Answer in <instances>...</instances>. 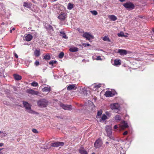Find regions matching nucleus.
Masks as SVG:
<instances>
[{"label": "nucleus", "mask_w": 154, "mask_h": 154, "mask_svg": "<svg viewBox=\"0 0 154 154\" xmlns=\"http://www.w3.org/2000/svg\"><path fill=\"white\" fill-rule=\"evenodd\" d=\"M114 65L117 66L120 65L121 64V60H115L114 61Z\"/></svg>", "instance_id": "23"}, {"label": "nucleus", "mask_w": 154, "mask_h": 154, "mask_svg": "<svg viewBox=\"0 0 154 154\" xmlns=\"http://www.w3.org/2000/svg\"><path fill=\"white\" fill-rule=\"evenodd\" d=\"M60 36L62 37V38H64L67 39L68 37L66 36L65 32L63 31H61L60 32Z\"/></svg>", "instance_id": "20"}, {"label": "nucleus", "mask_w": 154, "mask_h": 154, "mask_svg": "<svg viewBox=\"0 0 154 154\" xmlns=\"http://www.w3.org/2000/svg\"><path fill=\"white\" fill-rule=\"evenodd\" d=\"M57 0H54V1H57Z\"/></svg>", "instance_id": "59"}, {"label": "nucleus", "mask_w": 154, "mask_h": 154, "mask_svg": "<svg viewBox=\"0 0 154 154\" xmlns=\"http://www.w3.org/2000/svg\"><path fill=\"white\" fill-rule=\"evenodd\" d=\"M106 114L109 117H110L111 116V114L108 112H106Z\"/></svg>", "instance_id": "40"}, {"label": "nucleus", "mask_w": 154, "mask_h": 154, "mask_svg": "<svg viewBox=\"0 0 154 154\" xmlns=\"http://www.w3.org/2000/svg\"><path fill=\"white\" fill-rule=\"evenodd\" d=\"M84 90L85 91V90L84 89ZM85 91H86V90H85Z\"/></svg>", "instance_id": "60"}, {"label": "nucleus", "mask_w": 154, "mask_h": 154, "mask_svg": "<svg viewBox=\"0 0 154 154\" xmlns=\"http://www.w3.org/2000/svg\"><path fill=\"white\" fill-rule=\"evenodd\" d=\"M5 102V101H4V102H3L4 104H6Z\"/></svg>", "instance_id": "55"}, {"label": "nucleus", "mask_w": 154, "mask_h": 154, "mask_svg": "<svg viewBox=\"0 0 154 154\" xmlns=\"http://www.w3.org/2000/svg\"><path fill=\"white\" fill-rule=\"evenodd\" d=\"M96 60H101V59L100 56H98L97 57V58H96Z\"/></svg>", "instance_id": "42"}, {"label": "nucleus", "mask_w": 154, "mask_h": 154, "mask_svg": "<svg viewBox=\"0 0 154 154\" xmlns=\"http://www.w3.org/2000/svg\"><path fill=\"white\" fill-rule=\"evenodd\" d=\"M23 106L26 109V110L31 114H37V112L33 111L31 109V105L28 102L25 101H23Z\"/></svg>", "instance_id": "1"}, {"label": "nucleus", "mask_w": 154, "mask_h": 154, "mask_svg": "<svg viewBox=\"0 0 154 154\" xmlns=\"http://www.w3.org/2000/svg\"><path fill=\"white\" fill-rule=\"evenodd\" d=\"M4 144L2 143H0V147L2 146H3Z\"/></svg>", "instance_id": "47"}, {"label": "nucleus", "mask_w": 154, "mask_h": 154, "mask_svg": "<svg viewBox=\"0 0 154 154\" xmlns=\"http://www.w3.org/2000/svg\"><path fill=\"white\" fill-rule=\"evenodd\" d=\"M41 148L42 149H47L48 148V147L46 146H42L41 147Z\"/></svg>", "instance_id": "39"}, {"label": "nucleus", "mask_w": 154, "mask_h": 154, "mask_svg": "<svg viewBox=\"0 0 154 154\" xmlns=\"http://www.w3.org/2000/svg\"><path fill=\"white\" fill-rule=\"evenodd\" d=\"M83 36L84 38H85L86 40H90L91 39L94 38V36L91 34H90L86 32L84 33Z\"/></svg>", "instance_id": "7"}, {"label": "nucleus", "mask_w": 154, "mask_h": 154, "mask_svg": "<svg viewBox=\"0 0 154 154\" xmlns=\"http://www.w3.org/2000/svg\"><path fill=\"white\" fill-rule=\"evenodd\" d=\"M14 56L16 58H17L18 57V56L15 53L14 54Z\"/></svg>", "instance_id": "46"}, {"label": "nucleus", "mask_w": 154, "mask_h": 154, "mask_svg": "<svg viewBox=\"0 0 154 154\" xmlns=\"http://www.w3.org/2000/svg\"><path fill=\"white\" fill-rule=\"evenodd\" d=\"M121 117L119 115H116L115 117V119L116 121H120L121 119Z\"/></svg>", "instance_id": "29"}, {"label": "nucleus", "mask_w": 154, "mask_h": 154, "mask_svg": "<svg viewBox=\"0 0 154 154\" xmlns=\"http://www.w3.org/2000/svg\"><path fill=\"white\" fill-rule=\"evenodd\" d=\"M117 35L119 37H125L124 32H121L120 33H118Z\"/></svg>", "instance_id": "31"}, {"label": "nucleus", "mask_w": 154, "mask_h": 154, "mask_svg": "<svg viewBox=\"0 0 154 154\" xmlns=\"http://www.w3.org/2000/svg\"><path fill=\"white\" fill-rule=\"evenodd\" d=\"M123 5L126 9L128 10L133 9L134 8V5L131 2H127L123 4Z\"/></svg>", "instance_id": "3"}, {"label": "nucleus", "mask_w": 154, "mask_h": 154, "mask_svg": "<svg viewBox=\"0 0 154 154\" xmlns=\"http://www.w3.org/2000/svg\"><path fill=\"white\" fill-rule=\"evenodd\" d=\"M91 13L94 15H96L97 14V12L95 10L91 11Z\"/></svg>", "instance_id": "34"}, {"label": "nucleus", "mask_w": 154, "mask_h": 154, "mask_svg": "<svg viewBox=\"0 0 154 154\" xmlns=\"http://www.w3.org/2000/svg\"><path fill=\"white\" fill-rule=\"evenodd\" d=\"M73 8V5L70 3H68L67 8L69 10H71Z\"/></svg>", "instance_id": "27"}, {"label": "nucleus", "mask_w": 154, "mask_h": 154, "mask_svg": "<svg viewBox=\"0 0 154 154\" xmlns=\"http://www.w3.org/2000/svg\"><path fill=\"white\" fill-rule=\"evenodd\" d=\"M43 91H51L50 87H45L42 89Z\"/></svg>", "instance_id": "21"}, {"label": "nucleus", "mask_w": 154, "mask_h": 154, "mask_svg": "<svg viewBox=\"0 0 154 154\" xmlns=\"http://www.w3.org/2000/svg\"><path fill=\"white\" fill-rule=\"evenodd\" d=\"M49 27H50L51 28H52V26L51 25H49Z\"/></svg>", "instance_id": "50"}, {"label": "nucleus", "mask_w": 154, "mask_h": 154, "mask_svg": "<svg viewBox=\"0 0 154 154\" xmlns=\"http://www.w3.org/2000/svg\"><path fill=\"white\" fill-rule=\"evenodd\" d=\"M103 143L100 139L96 140L94 144V147L96 148H98L102 145Z\"/></svg>", "instance_id": "5"}, {"label": "nucleus", "mask_w": 154, "mask_h": 154, "mask_svg": "<svg viewBox=\"0 0 154 154\" xmlns=\"http://www.w3.org/2000/svg\"><path fill=\"white\" fill-rule=\"evenodd\" d=\"M120 2H124L125 0H119Z\"/></svg>", "instance_id": "49"}, {"label": "nucleus", "mask_w": 154, "mask_h": 154, "mask_svg": "<svg viewBox=\"0 0 154 154\" xmlns=\"http://www.w3.org/2000/svg\"><path fill=\"white\" fill-rule=\"evenodd\" d=\"M118 127L117 125H115L114 126V128L115 129H116L118 128Z\"/></svg>", "instance_id": "45"}, {"label": "nucleus", "mask_w": 154, "mask_h": 154, "mask_svg": "<svg viewBox=\"0 0 154 154\" xmlns=\"http://www.w3.org/2000/svg\"><path fill=\"white\" fill-rule=\"evenodd\" d=\"M107 119V116L105 114L102 115L101 119H100V121L101 122L102 121H104Z\"/></svg>", "instance_id": "26"}, {"label": "nucleus", "mask_w": 154, "mask_h": 154, "mask_svg": "<svg viewBox=\"0 0 154 154\" xmlns=\"http://www.w3.org/2000/svg\"><path fill=\"white\" fill-rule=\"evenodd\" d=\"M31 85L34 87H36L38 86V83L35 82H33L31 83Z\"/></svg>", "instance_id": "35"}, {"label": "nucleus", "mask_w": 154, "mask_h": 154, "mask_svg": "<svg viewBox=\"0 0 154 154\" xmlns=\"http://www.w3.org/2000/svg\"><path fill=\"white\" fill-rule=\"evenodd\" d=\"M102 112L101 110L98 111L97 113V118H99V116H101V115L102 114Z\"/></svg>", "instance_id": "32"}, {"label": "nucleus", "mask_w": 154, "mask_h": 154, "mask_svg": "<svg viewBox=\"0 0 154 154\" xmlns=\"http://www.w3.org/2000/svg\"><path fill=\"white\" fill-rule=\"evenodd\" d=\"M2 133V132L0 131V134Z\"/></svg>", "instance_id": "57"}, {"label": "nucleus", "mask_w": 154, "mask_h": 154, "mask_svg": "<svg viewBox=\"0 0 154 154\" xmlns=\"http://www.w3.org/2000/svg\"><path fill=\"white\" fill-rule=\"evenodd\" d=\"M48 104L47 101L44 99H42L38 101L37 104L38 106L41 108L46 107Z\"/></svg>", "instance_id": "2"}, {"label": "nucleus", "mask_w": 154, "mask_h": 154, "mask_svg": "<svg viewBox=\"0 0 154 154\" xmlns=\"http://www.w3.org/2000/svg\"><path fill=\"white\" fill-rule=\"evenodd\" d=\"M79 151L81 154H88L87 152L84 149H80Z\"/></svg>", "instance_id": "28"}, {"label": "nucleus", "mask_w": 154, "mask_h": 154, "mask_svg": "<svg viewBox=\"0 0 154 154\" xmlns=\"http://www.w3.org/2000/svg\"><path fill=\"white\" fill-rule=\"evenodd\" d=\"M104 95L106 97H111L113 96L112 92L109 91H106L104 94Z\"/></svg>", "instance_id": "15"}, {"label": "nucleus", "mask_w": 154, "mask_h": 154, "mask_svg": "<svg viewBox=\"0 0 154 154\" xmlns=\"http://www.w3.org/2000/svg\"><path fill=\"white\" fill-rule=\"evenodd\" d=\"M46 69H43V72H44L45 70Z\"/></svg>", "instance_id": "52"}, {"label": "nucleus", "mask_w": 154, "mask_h": 154, "mask_svg": "<svg viewBox=\"0 0 154 154\" xmlns=\"http://www.w3.org/2000/svg\"><path fill=\"white\" fill-rule=\"evenodd\" d=\"M23 6L28 8H30L31 7L32 4L30 3H29L26 2H25L23 3Z\"/></svg>", "instance_id": "19"}, {"label": "nucleus", "mask_w": 154, "mask_h": 154, "mask_svg": "<svg viewBox=\"0 0 154 154\" xmlns=\"http://www.w3.org/2000/svg\"><path fill=\"white\" fill-rule=\"evenodd\" d=\"M56 63V61H51L49 62V64L50 65H53L54 64Z\"/></svg>", "instance_id": "37"}, {"label": "nucleus", "mask_w": 154, "mask_h": 154, "mask_svg": "<svg viewBox=\"0 0 154 154\" xmlns=\"http://www.w3.org/2000/svg\"><path fill=\"white\" fill-rule=\"evenodd\" d=\"M100 84H94L91 86V88L93 91H96L101 86Z\"/></svg>", "instance_id": "10"}, {"label": "nucleus", "mask_w": 154, "mask_h": 154, "mask_svg": "<svg viewBox=\"0 0 154 154\" xmlns=\"http://www.w3.org/2000/svg\"><path fill=\"white\" fill-rule=\"evenodd\" d=\"M44 58L46 60H49L50 58V57L49 55L47 54L44 56Z\"/></svg>", "instance_id": "33"}, {"label": "nucleus", "mask_w": 154, "mask_h": 154, "mask_svg": "<svg viewBox=\"0 0 154 154\" xmlns=\"http://www.w3.org/2000/svg\"><path fill=\"white\" fill-rule=\"evenodd\" d=\"M128 125L127 123L125 121L122 122L119 126L120 128L122 129H124L125 128H128Z\"/></svg>", "instance_id": "13"}, {"label": "nucleus", "mask_w": 154, "mask_h": 154, "mask_svg": "<svg viewBox=\"0 0 154 154\" xmlns=\"http://www.w3.org/2000/svg\"><path fill=\"white\" fill-rule=\"evenodd\" d=\"M106 131L107 136L111 138V136L112 133L111 127L109 126H106Z\"/></svg>", "instance_id": "8"}, {"label": "nucleus", "mask_w": 154, "mask_h": 154, "mask_svg": "<svg viewBox=\"0 0 154 154\" xmlns=\"http://www.w3.org/2000/svg\"><path fill=\"white\" fill-rule=\"evenodd\" d=\"M10 31L11 33L12 32V30H10Z\"/></svg>", "instance_id": "53"}, {"label": "nucleus", "mask_w": 154, "mask_h": 154, "mask_svg": "<svg viewBox=\"0 0 154 154\" xmlns=\"http://www.w3.org/2000/svg\"><path fill=\"white\" fill-rule=\"evenodd\" d=\"M90 45V44L88 43L86 44V46H89Z\"/></svg>", "instance_id": "48"}, {"label": "nucleus", "mask_w": 154, "mask_h": 154, "mask_svg": "<svg viewBox=\"0 0 154 154\" xmlns=\"http://www.w3.org/2000/svg\"><path fill=\"white\" fill-rule=\"evenodd\" d=\"M39 63L38 61H36L35 63V64L36 66H38L39 64Z\"/></svg>", "instance_id": "41"}, {"label": "nucleus", "mask_w": 154, "mask_h": 154, "mask_svg": "<svg viewBox=\"0 0 154 154\" xmlns=\"http://www.w3.org/2000/svg\"><path fill=\"white\" fill-rule=\"evenodd\" d=\"M64 55V53L63 52H61L59 55V57L60 58L62 59Z\"/></svg>", "instance_id": "36"}, {"label": "nucleus", "mask_w": 154, "mask_h": 154, "mask_svg": "<svg viewBox=\"0 0 154 154\" xmlns=\"http://www.w3.org/2000/svg\"><path fill=\"white\" fill-rule=\"evenodd\" d=\"M29 93L32 95H38L40 94L37 91H35L32 90H29Z\"/></svg>", "instance_id": "18"}, {"label": "nucleus", "mask_w": 154, "mask_h": 154, "mask_svg": "<svg viewBox=\"0 0 154 154\" xmlns=\"http://www.w3.org/2000/svg\"><path fill=\"white\" fill-rule=\"evenodd\" d=\"M108 17L110 20L113 21H115L117 19V17L113 15H109Z\"/></svg>", "instance_id": "16"}, {"label": "nucleus", "mask_w": 154, "mask_h": 154, "mask_svg": "<svg viewBox=\"0 0 154 154\" xmlns=\"http://www.w3.org/2000/svg\"><path fill=\"white\" fill-rule=\"evenodd\" d=\"M69 51L71 52H75L78 51V48L75 47H72L69 49Z\"/></svg>", "instance_id": "22"}, {"label": "nucleus", "mask_w": 154, "mask_h": 154, "mask_svg": "<svg viewBox=\"0 0 154 154\" xmlns=\"http://www.w3.org/2000/svg\"><path fill=\"white\" fill-rule=\"evenodd\" d=\"M117 53L119 54L121 56H124L126 55L127 54V51L124 49L118 50Z\"/></svg>", "instance_id": "12"}, {"label": "nucleus", "mask_w": 154, "mask_h": 154, "mask_svg": "<svg viewBox=\"0 0 154 154\" xmlns=\"http://www.w3.org/2000/svg\"><path fill=\"white\" fill-rule=\"evenodd\" d=\"M75 85L74 84H71L68 85L67 87L68 90L70 91L73 89H75L76 88L75 86Z\"/></svg>", "instance_id": "14"}, {"label": "nucleus", "mask_w": 154, "mask_h": 154, "mask_svg": "<svg viewBox=\"0 0 154 154\" xmlns=\"http://www.w3.org/2000/svg\"><path fill=\"white\" fill-rule=\"evenodd\" d=\"M78 30L79 32L80 33H82L84 32L83 30L82 29H78Z\"/></svg>", "instance_id": "43"}, {"label": "nucleus", "mask_w": 154, "mask_h": 154, "mask_svg": "<svg viewBox=\"0 0 154 154\" xmlns=\"http://www.w3.org/2000/svg\"><path fill=\"white\" fill-rule=\"evenodd\" d=\"M106 144H108L109 142H106Z\"/></svg>", "instance_id": "51"}, {"label": "nucleus", "mask_w": 154, "mask_h": 154, "mask_svg": "<svg viewBox=\"0 0 154 154\" xmlns=\"http://www.w3.org/2000/svg\"><path fill=\"white\" fill-rule=\"evenodd\" d=\"M15 28H12V30H15Z\"/></svg>", "instance_id": "54"}, {"label": "nucleus", "mask_w": 154, "mask_h": 154, "mask_svg": "<svg viewBox=\"0 0 154 154\" xmlns=\"http://www.w3.org/2000/svg\"><path fill=\"white\" fill-rule=\"evenodd\" d=\"M103 39L104 41H106L108 42H110V40L109 38L106 36H104L103 38Z\"/></svg>", "instance_id": "30"}, {"label": "nucleus", "mask_w": 154, "mask_h": 154, "mask_svg": "<svg viewBox=\"0 0 154 154\" xmlns=\"http://www.w3.org/2000/svg\"><path fill=\"white\" fill-rule=\"evenodd\" d=\"M91 154H95L94 152H93L91 153Z\"/></svg>", "instance_id": "56"}, {"label": "nucleus", "mask_w": 154, "mask_h": 154, "mask_svg": "<svg viewBox=\"0 0 154 154\" xmlns=\"http://www.w3.org/2000/svg\"><path fill=\"white\" fill-rule=\"evenodd\" d=\"M128 133V132L127 131H125L123 133V135H126V134H127Z\"/></svg>", "instance_id": "44"}, {"label": "nucleus", "mask_w": 154, "mask_h": 154, "mask_svg": "<svg viewBox=\"0 0 154 154\" xmlns=\"http://www.w3.org/2000/svg\"><path fill=\"white\" fill-rule=\"evenodd\" d=\"M67 17L66 14L63 13L60 14L58 17V18L61 21H63Z\"/></svg>", "instance_id": "11"}, {"label": "nucleus", "mask_w": 154, "mask_h": 154, "mask_svg": "<svg viewBox=\"0 0 154 154\" xmlns=\"http://www.w3.org/2000/svg\"><path fill=\"white\" fill-rule=\"evenodd\" d=\"M64 145V143L62 142H56L51 143V146L52 147H57L59 146H63Z\"/></svg>", "instance_id": "9"}, {"label": "nucleus", "mask_w": 154, "mask_h": 154, "mask_svg": "<svg viewBox=\"0 0 154 154\" xmlns=\"http://www.w3.org/2000/svg\"><path fill=\"white\" fill-rule=\"evenodd\" d=\"M32 38V36L30 34H28L25 37L26 40L27 41H31Z\"/></svg>", "instance_id": "17"}, {"label": "nucleus", "mask_w": 154, "mask_h": 154, "mask_svg": "<svg viewBox=\"0 0 154 154\" xmlns=\"http://www.w3.org/2000/svg\"><path fill=\"white\" fill-rule=\"evenodd\" d=\"M110 108L112 109L118 110L116 112L119 113L118 111L119 109V105L118 103H115L111 104L110 105Z\"/></svg>", "instance_id": "4"}, {"label": "nucleus", "mask_w": 154, "mask_h": 154, "mask_svg": "<svg viewBox=\"0 0 154 154\" xmlns=\"http://www.w3.org/2000/svg\"><path fill=\"white\" fill-rule=\"evenodd\" d=\"M34 54L36 57H38L40 54V51L39 50H36L35 51Z\"/></svg>", "instance_id": "25"}, {"label": "nucleus", "mask_w": 154, "mask_h": 154, "mask_svg": "<svg viewBox=\"0 0 154 154\" xmlns=\"http://www.w3.org/2000/svg\"><path fill=\"white\" fill-rule=\"evenodd\" d=\"M153 32H154V29H153Z\"/></svg>", "instance_id": "58"}, {"label": "nucleus", "mask_w": 154, "mask_h": 154, "mask_svg": "<svg viewBox=\"0 0 154 154\" xmlns=\"http://www.w3.org/2000/svg\"><path fill=\"white\" fill-rule=\"evenodd\" d=\"M32 131L35 133H37L38 132L37 130L35 129H33Z\"/></svg>", "instance_id": "38"}, {"label": "nucleus", "mask_w": 154, "mask_h": 154, "mask_svg": "<svg viewBox=\"0 0 154 154\" xmlns=\"http://www.w3.org/2000/svg\"><path fill=\"white\" fill-rule=\"evenodd\" d=\"M60 106L64 109L70 110L72 109V106L71 105L64 104L63 103H60Z\"/></svg>", "instance_id": "6"}, {"label": "nucleus", "mask_w": 154, "mask_h": 154, "mask_svg": "<svg viewBox=\"0 0 154 154\" xmlns=\"http://www.w3.org/2000/svg\"><path fill=\"white\" fill-rule=\"evenodd\" d=\"M14 77L16 80H19L21 79V76L17 74H14Z\"/></svg>", "instance_id": "24"}]
</instances>
